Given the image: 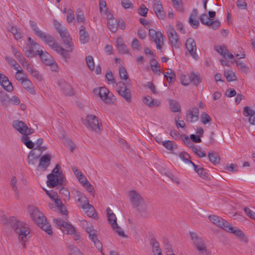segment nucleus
Wrapping results in <instances>:
<instances>
[{
	"label": "nucleus",
	"instance_id": "1",
	"mask_svg": "<svg viewBox=\"0 0 255 255\" xmlns=\"http://www.w3.org/2000/svg\"><path fill=\"white\" fill-rule=\"evenodd\" d=\"M8 224L12 227L15 233L18 235L19 242H24L22 245L23 248H25L26 247L25 242L27 241L28 235L30 233L29 226L14 217H10L8 219Z\"/></svg>",
	"mask_w": 255,
	"mask_h": 255
},
{
	"label": "nucleus",
	"instance_id": "2",
	"mask_svg": "<svg viewBox=\"0 0 255 255\" xmlns=\"http://www.w3.org/2000/svg\"><path fill=\"white\" fill-rule=\"evenodd\" d=\"M28 212H31V214L34 215H37L38 217L34 218V222L41 229L46 232L48 235L52 234V231L51 226L47 222V220L43 214L35 206H29L28 207Z\"/></svg>",
	"mask_w": 255,
	"mask_h": 255
},
{
	"label": "nucleus",
	"instance_id": "3",
	"mask_svg": "<svg viewBox=\"0 0 255 255\" xmlns=\"http://www.w3.org/2000/svg\"><path fill=\"white\" fill-rule=\"evenodd\" d=\"M130 202L133 208L139 213H144L147 210V205L140 194L134 190L129 192Z\"/></svg>",
	"mask_w": 255,
	"mask_h": 255
},
{
	"label": "nucleus",
	"instance_id": "4",
	"mask_svg": "<svg viewBox=\"0 0 255 255\" xmlns=\"http://www.w3.org/2000/svg\"><path fill=\"white\" fill-rule=\"evenodd\" d=\"M82 123L90 130L97 133L101 130V124H99L98 118L95 115H88L86 119H81Z\"/></svg>",
	"mask_w": 255,
	"mask_h": 255
},
{
	"label": "nucleus",
	"instance_id": "5",
	"mask_svg": "<svg viewBox=\"0 0 255 255\" xmlns=\"http://www.w3.org/2000/svg\"><path fill=\"white\" fill-rule=\"evenodd\" d=\"M51 43L47 42L46 44L49 45L52 49H54L58 54H60L65 62H67L68 60L70 58V53L73 50V47L67 48V49H64L60 45L55 41L53 37L51 39Z\"/></svg>",
	"mask_w": 255,
	"mask_h": 255
},
{
	"label": "nucleus",
	"instance_id": "6",
	"mask_svg": "<svg viewBox=\"0 0 255 255\" xmlns=\"http://www.w3.org/2000/svg\"><path fill=\"white\" fill-rule=\"evenodd\" d=\"M107 215L109 223L111 225L112 229L118 233V234L122 237H126L124 232L121 230L117 222V217L112 210L108 208L107 209Z\"/></svg>",
	"mask_w": 255,
	"mask_h": 255
},
{
	"label": "nucleus",
	"instance_id": "7",
	"mask_svg": "<svg viewBox=\"0 0 255 255\" xmlns=\"http://www.w3.org/2000/svg\"><path fill=\"white\" fill-rule=\"evenodd\" d=\"M190 235L197 250L203 255H206L207 250L203 240L195 232H191Z\"/></svg>",
	"mask_w": 255,
	"mask_h": 255
},
{
	"label": "nucleus",
	"instance_id": "8",
	"mask_svg": "<svg viewBox=\"0 0 255 255\" xmlns=\"http://www.w3.org/2000/svg\"><path fill=\"white\" fill-rule=\"evenodd\" d=\"M30 25L32 28L33 31H34L35 34L40 39H41L44 42L47 43H51V39H52V37L51 35L48 34H46L45 33L42 31L38 27L36 23L33 21H29Z\"/></svg>",
	"mask_w": 255,
	"mask_h": 255
},
{
	"label": "nucleus",
	"instance_id": "9",
	"mask_svg": "<svg viewBox=\"0 0 255 255\" xmlns=\"http://www.w3.org/2000/svg\"><path fill=\"white\" fill-rule=\"evenodd\" d=\"M30 25L32 28L33 31H34L35 34L40 39H41L44 42L47 43H51V39H52V37L51 35L48 34H46L45 33L42 31L38 27L36 23L33 21H29Z\"/></svg>",
	"mask_w": 255,
	"mask_h": 255
},
{
	"label": "nucleus",
	"instance_id": "10",
	"mask_svg": "<svg viewBox=\"0 0 255 255\" xmlns=\"http://www.w3.org/2000/svg\"><path fill=\"white\" fill-rule=\"evenodd\" d=\"M117 91L119 94L124 98L125 100L128 103L131 101V92L129 88L127 87V85L123 82H119L117 83Z\"/></svg>",
	"mask_w": 255,
	"mask_h": 255
},
{
	"label": "nucleus",
	"instance_id": "11",
	"mask_svg": "<svg viewBox=\"0 0 255 255\" xmlns=\"http://www.w3.org/2000/svg\"><path fill=\"white\" fill-rule=\"evenodd\" d=\"M167 36L171 47L173 48H179L181 45V43L179 41L177 32L173 27L169 29L167 32Z\"/></svg>",
	"mask_w": 255,
	"mask_h": 255
},
{
	"label": "nucleus",
	"instance_id": "12",
	"mask_svg": "<svg viewBox=\"0 0 255 255\" xmlns=\"http://www.w3.org/2000/svg\"><path fill=\"white\" fill-rule=\"evenodd\" d=\"M201 22L213 29H217L220 25V22L216 20H213L208 17L206 13L202 14L200 16Z\"/></svg>",
	"mask_w": 255,
	"mask_h": 255
},
{
	"label": "nucleus",
	"instance_id": "13",
	"mask_svg": "<svg viewBox=\"0 0 255 255\" xmlns=\"http://www.w3.org/2000/svg\"><path fill=\"white\" fill-rule=\"evenodd\" d=\"M86 232L89 234V237L91 240L94 243L96 248L98 250H101V252L103 254L102 252V244L97 238L96 231L92 227H88L86 228Z\"/></svg>",
	"mask_w": 255,
	"mask_h": 255
},
{
	"label": "nucleus",
	"instance_id": "14",
	"mask_svg": "<svg viewBox=\"0 0 255 255\" xmlns=\"http://www.w3.org/2000/svg\"><path fill=\"white\" fill-rule=\"evenodd\" d=\"M185 46L192 58L195 60H198L199 57L196 53V44L194 40L192 38L187 39L185 42Z\"/></svg>",
	"mask_w": 255,
	"mask_h": 255
},
{
	"label": "nucleus",
	"instance_id": "15",
	"mask_svg": "<svg viewBox=\"0 0 255 255\" xmlns=\"http://www.w3.org/2000/svg\"><path fill=\"white\" fill-rule=\"evenodd\" d=\"M208 218L213 224L224 230L225 228H227L229 225V222L215 215L209 216Z\"/></svg>",
	"mask_w": 255,
	"mask_h": 255
},
{
	"label": "nucleus",
	"instance_id": "16",
	"mask_svg": "<svg viewBox=\"0 0 255 255\" xmlns=\"http://www.w3.org/2000/svg\"><path fill=\"white\" fill-rule=\"evenodd\" d=\"M57 85L65 95L72 96L74 94L73 88L67 83L64 79H60L58 80Z\"/></svg>",
	"mask_w": 255,
	"mask_h": 255
},
{
	"label": "nucleus",
	"instance_id": "17",
	"mask_svg": "<svg viewBox=\"0 0 255 255\" xmlns=\"http://www.w3.org/2000/svg\"><path fill=\"white\" fill-rule=\"evenodd\" d=\"M94 92L98 93L99 96L106 103L109 104L112 102V99L109 96V91L106 87H101L99 89H95Z\"/></svg>",
	"mask_w": 255,
	"mask_h": 255
},
{
	"label": "nucleus",
	"instance_id": "18",
	"mask_svg": "<svg viewBox=\"0 0 255 255\" xmlns=\"http://www.w3.org/2000/svg\"><path fill=\"white\" fill-rule=\"evenodd\" d=\"M199 111L197 107L192 108L186 113V120L190 123H194L198 121Z\"/></svg>",
	"mask_w": 255,
	"mask_h": 255
},
{
	"label": "nucleus",
	"instance_id": "19",
	"mask_svg": "<svg viewBox=\"0 0 255 255\" xmlns=\"http://www.w3.org/2000/svg\"><path fill=\"white\" fill-rule=\"evenodd\" d=\"M35 53L39 56L40 59L45 65H51L53 64V58L48 52L37 49Z\"/></svg>",
	"mask_w": 255,
	"mask_h": 255
},
{
	"label": "nucleus",
	"instance_id": "20",
	"mask_svg": "<svg viewBox=\"0 0 255 255\" xmlns=\"http://www.w3.org/2000/svg\"><path fill=\"white\" fill-rule=\"evenodd\" d=\"M59 34L60 35L63 43L67 46V48L73 47L74 43L72 42V39L66 28L63 30L61 32L59 33Z\"/></svg>",
	"mask_w": 255,
	"mask_h": 255
},
{
	"label": "nucleus",
	"instance_id": "21",
	"mask_svg": "<svg viewBox=\"0 0 255 255\" xmlns=\"http://www.w3.org/2000/svg\"><path fill=\"white\" fill-rule=\"evenodd\" d=\"M90 39L88 32L86 30L84 25H81L79 27V40L82 44L87 43Z\"/></svg>",
	"mask_w": 255,
	"mask_h": 255
},
{
	"label": "nucleus",
	"instance_id": "22",
	"mask_svg": "<svg viewBox=\"0 0 255 255\" xmlns=\"http://www.w3.org/2000/svg\"><path fill=\"white\" fill-rule=\"evenodd\" d=\"M51 157L49 154H45L42 156L39 160L38 167L46 170L50 164Z\"/></svg>",
	"mask_w": 255,
	"mask_h": 255
},
{
	"label": "nucleus",
	"instance_id": "23",
	"mask_svg": "<svg viewBox=\"0 0 255 255\" xmlns=\"http://www.w3.org/2000/svg\"><path fill=\"white\" fill-rule=\"evenodd\" d=\"M81 208L85 211V213L90 217L95 218L97 217V214L94 207L87 202L85 204H83Z\"/></svg>",
	"mask_w": 255,
	"mask_h": 255
},
{
	"label": "nucleus",
	"instance_id": "24",
	"mask_svg": "<svg viewBox=\"0 0 255 255\" xmlns=\"http://www.w3.org/2000/svg\"><path fill=\"white\" fill-rule=\"evenodd\" d=\"M225 231L234 234L237 237H239L241 240H243L246 238L245 234L241 230L231 226L229 223L227 228H225Z\"/></svg>",
	"mask_w": 255,
	"mask_h": 255
},
{
	"label": "nucleus",
	"instance_id": "25",
	"mask_svg": "<svg viewBox=\"0 0 255 255\" xmlns=\"http://www.w3.org/2000/svg\"><path fill=\"white\" fill-rule=\"evenodd\" d=\"M12 127L22 134H24L25 132L24 129L27 128V125L23 122L18 120L13 122Z\"/></svg>",
	"mask_w": 255,
	"mask_h": 255
},
{
	"label": "nucleus",
	"instance_id": "26",
	"mask_svg": "<svg viewBox=\"0 0 255 255\" xmlns=\"http://www.w3.org/2000/svg\"><path fill=\"white\" fill-rule=\"evenodd\" d=\"M155 34L150 37L155 43L157 49H160L163 44V35L160 31L157 32Z\"/></svg>",
	"mask_w": 255,
	"mask_h": 255
},
{
	"label": "nucleus",
	"instance_id": "27",
	"mask_svg": "<svg viewBox=\"0 0 255 255\" xmlns=\"http://www.w3.org/2000/svg\"><path fill=\"white\" fill-rule=\"evenodd\" d=\"M143 102L150 108H156L159 107L161 102L159 100H154L150 96L144 97L143 99Z\"/></svg>",
	"mask_w": 255,
	"mask_h": 255
},
{
	"label": "nucleus",
	"instance_id": "28",
	"mask_svg": "<svg viewBox=\"0 0 255 255\" xmlns=\"http://www.w3.org/2000/svg\"><path fill=\"white\" fill-rule=\"evenodd\" d=\"M48 180L47 185L50 188L55 187L58 184V176L53 173H50L47 175Z\"/></svg>",
	"mask_w": 255,
	"mask_h": 255
},
{
	"label": "nucleus",
	"instance_id": "29",
	"mask_svg": "<svg viewBox=\"0 0 255 255\" xmlns=\"http://www.w3.org/2000/svg\"><path fill=\"white\" fill-rule=\"evenodd\" d=\"M252 109L250 107L247 106L243 109V115L245 117H250L248 120L249 122L252 125H255V115L252 113Z\"/></svg>",
	"mask_w": 255,
	"mask_h": 255
},
{
	"label": "nucleus",
	"instance_id": "30",
	"mask_svg": "<svg viewBox=\"0 0 255 255\" xmlns=\"http://www.w3.org/2000/svg\"><path fill=\"white\" fill-rule=\"evenodd\" d=\"M21 84L22 85L24 89H25L27 92L32 95L35 94V91L33 84L27 78L22 81Z\"/></svg>",
	"mask_w": 255,
	"mask_h": 255
},
{
	"label": "nucleus",
	"instance_id": "31",
	"mask_svg": "<svg viewBox=\"0 0 255 255\" xmlns=\"http://www.w3.org/2000/svg\"><path fill=\"white\" fill-rule=\"evenodd\" d=\"M117 47L120 53L122 54H128L129 50L127 45L124 43L123 40L121 38L117 39Z\"/></svg>",
	"mask_w": 255,
	"mask_h": 255
},
{
	"label": "nucleus",
	"instance_id": "32",
	"mask_svg": "<svg viewBox=\"0 0 255 255\" xmlns=\"http://www.w3.org/2000/svg\"><path fill=\"white\" fill-rule=\"evenodd\" d=\"M208 156L209 160L214 165L218 164L220 162V157L219 154L213 150L209 152Z\"/></svg>",
	"mask_w": 255,
	"mask_h": 255
},
{
	"label": "nucleus",
	"instance_id": "33",
	"mask_svg": "<svg viewBox=\"0 0 255 255\" xmlns=\"http://www.w3.org/2000/svg\"><path fill=\"white\" fill-rule=\"evenodd\" d=\"M150 244L152 246V252L154 255H162L159 244L155 239L152 238L150 240Z\"/></svg>",
	"mask_w": 255,
	"mask_h": 255
},
{
	"label": "nucleus",
	"instance_id": "34",
	"mask_svg": "<svg viewBox=\"0 0 255 255\" xmlns=\"http://www.w3.org/2000/svg\"><path fill=\"white\" fill-rule=\"evenodd\" d=\"M107 26L113 32L115 33L118 29V21L115 18H109L108 19Z\"/></svg>",
	"mask_w": 255,
	"mask_h": 255
},
{
	"label": "nucleus",
	"instance_id": "35",
	"mask_svg": "<svg viewBox=\"0 0 255 255\" xmlns=\"http://www.w3.org/2000/svg\"><path fill=\"white\" fill-rule=\"evenodd\" d=\"M169 104L170 109L173 113L180 112L181 110L180 105L179 103L174 100H169Z\"/></svg>",
	"mask_w": 255,
	"mask_h": 255
},
{
	"label": "nucleus",
	"instance_id": "36",
	"mask_svg": "<svg viewBox=\"0 0 255 255\" xmlns=\"http://www.w3.org/2000/svg\"><path fill=\"white\" fill-rule=\"evenodd\" d=\"M0 101L4 107H7L10 103V99L6 93L0 91Z\"/></svg>",
	"mask_w": 255,
	"mask_h": 255
},
{
	"label": "nucleus",
	"instance_id": "37",
	"mask_svg": "<svg viewBox=\"0 0 255 255\" xmlns=\"http://www.w3.org/2000/svg\"><path fill=\"white\" fill-rule=\"evenodd\" d=\"M119 75L122 79L128 80V81H127V85H130V81L128 79L127 70L123 66H121L119 68Z\"/></svg>",
	"mask_w": 255,
	"mask_h": 255
},
{
	"label": "nucleus",
	"instance_id": "38",
	"mask_svg": "<svg viewBox=\"0 0 255 255\" xmlns=\"http://www.w3.org/2000/svg\"><path fill=\"white\" fill-rule=\"evenodd\" d=\"M39 155L40 154L36 155L33 150L30 151L28 156V162L29 164L34 165L39 158Z\"/></svg>",
	"mask_w": 255,
	"mask_h": 255
},
{
	"label": "nucleus",
	"instance_id": "39",
	"mask_svg": "<svg viewBox=\"0 0 255 255\" xmlns=\"http://www.w3.org/2000/svg\"><path fill=\"white\" fill-rule=\"evenodd\" d=\"M62 231L64 233L70 235L74 234L75 233V229L74 226L66 222L63 227Z\"/></svg>",
	"mask_w": 255,
	"mask_h": 255
},
{
	"label": "nucleus",
	"instance_id": "40",
	"mask_svg": "<svg viewBox=\"0 0 255 255\" xmlns=\"http://www.w3.org/2000/svg\"><path fill=\"white\" fill-rule=\"evenodd\" d=\"M31 45V48L26 52V54L27 57H33L35 54H36V51H34V49H37L39 45V44L36 42L35 41L34 42H32Z\"/></svg>",
	"mask_w": 255,
	"mask_h": 255
},
{
	"label": "nucleus",
	"instance_id": "41",
	"mask_svg": "<svg viewBox=\"0 0 255 255\" xmlns=\"http://www.w3.org/2000/svg\"><path fill=\"white\" fill-rule=\"evenodd\" d=\"M164 76L169 83L174 82L176 78L174 72L171 69H169L167 72L164 74Z\"/></svg>",
	"mask_w": 255,
	"mask_h": 255
},
{
	"label": "nucleus",
	"instance_id": "42",
	"mask_svg": "<svg viewBox=\"0 0 255 255\" xmlns=\"http://www.w3.org/2000/svg\"><path fill=\"white\" fill-rule=\"evenodd\" d=\"M163 145L168 150L172 151L177 148V145L171 140H165L163 142Z\"/></svg>",
	"mask_w": 255,
	"mask_h": 255
},
{
	"label": "nucleus",
	"instance_id": "43",
	"mask_svg": "<svg viewBox=\"0 0 255 255\" xmlns=\"http://www.w3.org/2000/svg\"><path fill=\"white\" fill-rule=\"evenodd\" d=\"M21 141L29 149L34 148V143L29 139L28 136H22L21 137Z\"/></svg>",
	"mask_w": 255,
	"mask_h": 255
},
{
	"label": "nucleus",
	"instance_id": "44",
	"mask_svg": "<svg viewBox=\"0 0 255 255\" xmlns=\"http://www.w3.org/2000/svg\"><path fill=\"white\" fill-rule=\"evenodd\" d=\"M76 197L77 198V201L78 202L81 203V205L83 204L86 203L87 202H89L85 195L82 192L79 191H76Z\"/></svg>",
	"mask_w": 255,
	"mask_h": 255
},
{
	"label": "nucleus",
	"instance_id": "45",
	"mask_svg": "<svg viewBox=\"0 0 255 255\" xmlns=\"http://www.w3.org/2000/svg\"><path fill=\"white\" fill-rule=\"evenodd\" d=\"M224 75L226 77L228 82H231L236 80V76L235 74L232 71H225Z\"/></svg>",
	"mask_w": 255,
	"mask_h": 255
},
{
	"label": "nucleus",
	"instance_id": "46",
	"mask_svg": "<svg viewBox=\"0 0 255 255\" xmlns=\"http://www.w3.org/2000/svg\"><path fill=\"white\" fill-rule=\"evenodd\" d=\"M190 77L191 80V82L195 85L198 84L202 81L200 75L195 74L193 72L191 73Z\"/></svg>",
	"mask_w": 255,
	"mask_h": 255
},
{
	"label": "nucleus",
	"instance_id": "47",
	"mask_svg": "<svg viewBox=\"0 0 255 255\" xmlns=\"http://www.w3.org/2000/svg\"><path fill=\"white\" fill-rule=\"evenodd\" d=\"M192 151L200 157H203L206 156V153L205 151H202L201 148H198L194 144L190 147Z\"/></svg>",
	"mask_w": 255,
	"mask_h": 255
},
{
	"label": "nucleus",
	"instance_id": "48",
	"mask_svg": "<svg viewBox=\"0 0 255 255\" xmlns=\"http://www.w3.org/2000/svg\"><path fill=\"white\" fill-rule=\"evenodd\" d=\"M7 92H11L13 90V87L12 83L7 79L3 82V84L0 85Z\"/></svg>",
	"mask_w": 255,
	"mask_h": 255
},
{
	"label": "nucleus",
	"instance_id": "49",
	"mask_svg": "<svg viewBox=\"0 0 255 255\" xmlns=\"http://www.w3.org/2000/svg\"><path fill=\"white\" fill-rule=\"evenodd\" d=\"M180 80L182 85L184 86L188 85L191 82L190 76L181 74L180 76Z\"/></svg>",
	"mask_w": 255,
	"mask_h": 255
},
{
	"label": "nucleus",
	"instance_id": "50",
	"mask_svg": "<svg viewBox=\"0 0 255 255\" xmlns=\"http://www.w3.org/2000/svg\"><path fill=\"white\" fill-rule=\"evenodd\" d=\"M16 70L17 71L15 75V78L18 81L21 83L22 81L24 80L27 77L24 76V74L23 73L22 69H18L17 68Z\"/></svg>",
	"mask_w": 255,
	"mask_h": 255
},
{
	"label": "nucleus",
	"instance_id": "51",
	"mask_svg": "<svg viewBox=\"0 0 255 255\" xmlns=\"http://www.w3.org/2000/svg\"><path fill=\"white\" fill-rule=\"evenodd\" d=\"M174 7L179 11H183V6L181 0H171Z\"/></svg>",
	"mask_w": 255,
	"mask_h": 255
},
{
	"label": "nucleus",
	"instance_id": "52",
	"mask_svg": "<svg viewBox=\"0 0 255 255\" xmlns=\"http://www.w3.org/2000/svg\"><path fill=\"white\" fill-rule=\"evenodd\" d=\"M5 59L8 63V64L13 67L14 69L17 70L18 68L20 67L18 64H17V63L11 57H10L8 56H5Z\"/></svg>",
	"mask_w": 255,
	"mask_h": 255
},
{
	"label": "nucleus",
	"instance_id": "53",
	"mask_svg": "<svg viewBox=\"0 0 255 255\" xmlns=\"http://www.w3.org/2000/svg\"><path fill=\"white\" fill-rule=\"evenodd\" d=\"M151 70L153 72H160V67L158 66L157 61L155 59H152L150 61Z\"/></svg>",
	"mask_w": 255,
	"mask_h": 255
},
{
	"label": "nucleus",
	"instance_id": "54",
	"mask_svg": "<svg viewBox=\"0 0 255 255\" xmlns=\"http://www.w3.org/2000/svg\"><path fill=\"white\" fill-rule=\"evenodd\" d=\"M87 64L91 70H93L95 69V63L93 58L92 56H88L86 58Z\"/></svg>",
	"mask_w": 255,
	"mask_h": 255
},
{
	"label": "nucleus",
	"instance_id": "55",
	"mask_svg": "<svg viewBox=\"0 0 255 255\" xmlns=\"http://www.w3.org/2000/svg\"><path fill=\"white\" fill-rule=\"evenodd\" d=\"M76 19L78 22H84L85 20L84 15L80 8H78L77 10L76 13Z\"/></svg>",
	"mask_w": 255,
	"mask_h": 255
},
{
	"label": "nucleus",
	"instance_id": "56",
	"mask_svg": "<svg viewBox=\"0 0 255 255\" xmlns=\"http://www.w3.org/2000/svg\"><path fill=\"white\" fill-rule=\"evenodd\" d=\"M68 248L70 249V255H83L80 250L76 247L73 245H70Z\"/></svg>",
	"mask_w": 255,
	"mask_h": 255
},
{
	"label": "nucleus",
	"instance_id": "57",
	"mask_svg": "<svg viewBox=\"0 0 255 255\" xmlns=\"http://www.w3.org/2000/svg\"><path fill=\"white\" fill-rule=\"evenodd\" d=\"M211 121L210 117L205 112L201 115V121L203 124H206Z\"/></svg>",
	"mask_w": 255,
	"mask_h": 255
},
{
	"label": "nucleus",
	"instance_id": "58",
	"mask_svg": "<svg viewBox=\"0 0 255 255\" xmlns=\"http://www.w3.org/2000/svg\"><path fill=\"white\" fill-rule=\"evenodd\" d=\"M238 68L245 73H247L248 71V67L243 62H239L237 60L235 61Z\"/></svg>",
	"mask_w": 255,
	"mask_h": 255
},
{
	"label": "nucleus",
	"instance_id": "59",
	"mask_svg": "<svg viewBox=\"0 0 255 255\" xmlns=\"http://www.w3.org/2000/svg\"><path fill=\"white\" fill-rule=\"evenodd\" d=\"M179 156L181 159H182L186 163H189V161H191L190 160V156L186 152L183 151L180 153L179 154Z\"/></svg>",
	"mask_w": 255,
	"mask_h": 255
},
{
	"label": "nucleus",
	"instance_id": "60",
	"mask_svg": "<svg viewBox=\"0 0 255 255\" xmlns=\"http://www.w3.org/2000/svg\"><path fill=\"white\" fill-rule=\"evenodd\" d=\"M246 0H237V5L239 8L242 9H247V3Z\"/></svg>",
	"mask_w": 255,
	"mask_h": 255
},
{
	"label": "nucleus",
	"instance_id": "61",
	"mask_svg": "<svg viewBox=\"0 0 255 255\" xmlns=\"http://www.w3.org/2000/svg\"><path fill=\"white\" fill-rule=\"evenodd\" d=\"M148 11V9L144 4L140 5L138 9V13L142 16H146Z\"/></svg>",
	"mask_w": 255,
	"mask_h": 255
},
{
	"label": "nucleus",
	"instance_id": "62",
	"mask_svg": "<svg viewBox=\"0 0 255 255\" xmlns=\"http://www.w3.org/2000/svg\"><path fill=\"white\" fill-rule=\"evenodd\" d=\"M53 24L55 28L57 29L58 33L61 32L63 30L66 29L64 26H63L61 24L58 22L56 20L53 21Z\"/></svg>",
	"mask_w": 255,
	"mask_h": 255
},
{
	"label": "nucleus",
	"instance_id": "63",
	"mask_svg": "<svg viewBox=\"0 0 255 255\" xmlns=\"http://www.w3.org/2000/svg\"><path fill=\"white\" fill-rule=\"evenodd\" d=\"M53 222L55 224L58 228H59L62 230L63 227L64 225L65 222L62 220H58L55 218L53 219Z\"/></svg>",
	"mask_w": 255,
	"mask_h": 255
},
{
	"label": "nucleus",
	"instance_id": "64",
	"mask_svg": "<svg viewBox=\"0 0 255 255\" xmlns=\"http://www.w3.org/2000/svg\"><path fill=\"white\" fill-rule=\"evenodd\" d=\"M244 210L248 216L250 217L251 219L255 220V212L248 207H245Z\"/></svg>",
	"mask_w": 255,
	"mask_h": 255
}]
</instances>
